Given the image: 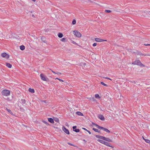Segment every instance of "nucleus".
I'll return each instance as SVG.
<instances>
[{
    "instance_id": "obj_21",
    "label": "nucleus",
    "mask_w": 150,
    "mask_h": 150,
    "mask_svg": "<svg viewBox=\"0 0 150 150\" xmlns=\"http://www.w3.org/2000/svg\"><path fill=\"white\" fill-rule=\"evenodd\" d=\"M58 36L60 38H61L63 36V35L62 33H59L58 34Z\"/></svg>"
},
{
    "instance_id": "obj_18",
    "label": "nucleus",
    "mask_w": 150,
    "mask_h": 150,
    "mask_svg": "<svg viewBox=\"0 0 150 150\" xmlns=\"http://www.w3.org/2000/svg\"><path fill=\"white\" fill-rule=\"evenodd\" d=\"M96 137L97 138L100 139H103V136H100L98 135H96Z\"/></svg>"
},
{
    "instance_id": "obj_29",
    "label": "nucleus",
    "mask_w": 150,
    "mask_h": 150,
    "mask_svg": "<svg viewBox=\"0 0 150 150\" xmlns=\"http://www.w3.org/2000/svg\"><path fill=\"white\" fill-rule=\"evenodd\" d=\"M76 21L75 20V19H74L73 21H72V24H73V25H74L76 23Z\"/></svg>"
},
{
    "instance_id": "obj_16",
    "label": "nucleus",
    "mask_w": 150,
    "mask_h": 150,
    "mask_svg": "<svg viewBox=\"0 0 150 150\" xmlns=\"http://www.w3.org/2000/svg\"><path fill=\"white\" fill-rule=\"evenodd\" d=\"M76 113L77 115H79V116H83V114L80 112H79V111L77 112H76Z\"/></svg>"
},
{
    "instance_id": "obj_22",
    "label": "nucleus",
    "mask_w": 150,
    "mask_h": 150,
    "mask_svg": "<svg viewBox=\"0 0 150 150\" xmlns=\"http://www.w3.org/2000/svg\"><path fill=\"white\" fill-rule=\"evenodd\" d=\"M93 129L95 132H98L100 133V131L98 130V129H96L95 128H93Z\"/></svg>"
},
{
    "instance_id": "obj_37",
    "label": "nucleus",
    "mask_w": 150,
    "mask_h": 150,
    "mask_svg": "<svg viewBox=\"0 0 150 150\" xmlns=\"http://www.w3.org/2000/svg\"><path fill=\"white\" fill-rule=\"evenodd\" d=\"M77 127L76 126H74L73 127V130L76 129V128Z\"/></svg>"
},
{
    "instance_id": "obj_17",
    "label": "nucleus",
    "mask_w": 150,
    "mask_h": 150,
    "mask_svg": "<svg viewBox=\"0 0 150 150\" xmlns=\"http://www.w3.org/2000/svg\"><path fill=\"white\" fill-rule=\"evenodd\" d=\"M20 49L22 50H24L25 49V47L24 45H22L20 46Z\"/></svg>"
},
{
    "instance_id": "obj_32",
    "label": "nucleus",
    "mask_w": 150,
    "mask_h": 150,
    "mask_svg": "<svg viewBox=\"0 0 150 150\" xmlns=\"http://www.w3.org/2000/svg\"><path fill=\"white\" fill-rule=\"evenodd\" d=\"M105 12L106 13H110L111 12V11L110 10H105Z\"/></svg>"
},
{
    "instance_id": "obj_9",
    "label": "nucleus",
    "mask_w": 150,
    "mask_h": 150,
    "mask_svg": "<svg viewBox=\"0 0 150 150\" xmlns=\"http://www.w3.org/2000/svg\"><path fill=\"white\" fill-rule=\"evenodd\" d=\"M131 52H132V53H135L137 55H142L143 54L141 53L140 52H139V51H136V52H134L132 50H131L130 51Z\"/></svg>"
},
{
    "instance_id": "obj_8",
    "label": "nucleus",
    "mask_w": 150,
    "mask_h": 150,
    "mask_svg": "<svg viewBox=\"0 0 150 150\" xmlns=\"http://www.w3.org/2000/svg\"><path fill=\"white\" fill-rule=\"evenodd\" d=\"M98 117L99 118V119H100V120H105V118L101 114L99 115L98 116Z\"/></svg>"
},
{
    "instance_id": "obj_35",
    "label": "nucleus",
    "mask_w": 150,
    "mask_h": 150,
    "mask_svg": "<svg viewBox=\"0 0 150 150\" xmlns=\"http://www.w3.org/2000/svg\"><path fill=\"white\" fill-rule=\"evenodd\" d=\"M6 66L8 68H9V63H6Z\"/></svg>"
},
{
    "instance_id": "obj_20",
    "label": "nucleus",
    "mask_w": 150,
    "mask_h": 150,
    "mask_svg": "<svg viewBox=\"0 0 150 150\" xmlns=\"http://www.w3.org/2000/svg\"><path fill=\"white\" fill-rule=\"evenodd\" d=\"M61 41L63 42H66L67 41V40L66 38H63L61 39Z\"/></svg>"
},
{
    "instance_id": "obj_42",
    "label": "nucleus",
    "mask_w": 150,
    "mask_h": 150,
    "mask_svg": "<svg viewBox=\"0 0 150 150\" xmlns=\"http://www.w3.org/2000/svg\"><path fill=\"white\" fill-rule=\"evenodd\" d=\"M59 81H62V82H64V81H63V80H62L61 79H59Z\"/></svg>"
},
{
    "instance_id": "obj_49",
    "label": "nucleus",
    "mask_w": 150,
    "mask_h": 150,
    "mask_svg": "<svg viewBox=\"0 0 150 150\" xmlns=\"http://www.w3.org/2000/svg\"><path fill=\"white\" fill-rule=\"evenodd\" d=\"M12 67V65L10 64V68H11Z\"/></svg>"
},
{
    "instance_id": "obj_1",
    "label": "nucleus",
    "mask_w": 150,
    "mask_h": 150,
    "mask_svg": "<svg viewBox=\"0 0 150 150\" xmlns=\"http://www.w3.org/2000/svg\"><path fill=\"white\" fill-rule=\"evenodd\" d=\"M132 64L134 65H137L140 66H142L143 67H145V65L142 64L141 62L139 60H136L134 62H132Z\"/></svg>"
},
{
    "instance_id": "obj_43",
    "label": "nucleus",
    "mask_w": 150,
    "mask_h": 150,
    "mask_svg": "<svg viewBox=\"0 0 150 150\" xmlns=\"http://www.w3.org/2000/svg\"><path fill=\"white\" fill-rule=\"evenodd\" d=\"M103 78H105V79H110V80H111V79H110V78H108V77H103Z\"/></svg>"
},
{
    "instance_id": "obj_47",
    "label": "nucleus",
    "mask_w": 150,
    "mask_h": 150,
    "mask_svg": "<svg viewBox=\"0 0 150 150\" xmlns=\"http://www.w3.org/2000/svg\"><path fill=\"white\" fill-rule=\"evenodd\" d=\"M132 83H135V81H131Z\"/></svg>"
},
{
    "instance_id": "obj_44",
    "label": "nucleus",
    "mask_w": 150,
    "mask_h": 150,
    "mask_svg": "<svg viewBox=\"0 0 150 150\" xmlns=\"http://www.w3.org/2000/svg\"><path fill=\"white\" fill-rule=\"evenodd\" d=\"M56 74H61V73L60 72H57V73H56Z\"/></svg>"
},
{
    "instance_id": "obj_36",
    "label": "nucleus",
    "mask_w": 150,
    "mask_h": 150,
    "mask_svg": "<svg viewBox=\"0 0 150 150\" xmlns=\"http://www.w3.org/2000/svg\"><path fill=\"white\" fill-rule=\"evenodd\" d=\"M97 43H94L93 44V47H95L96 46V45H97Z\"/></svg>"
},
{
    "instance_id": "obj_31",
    "label": "nucleus",
    "mask_w": 150,
    "mask_h": 150,
    "mask_svg": "<svg viewBox=\"0 0 150 150\" xmlns=\"http://www.w3.org/2000/svg\"><path fill=\"white\" fill-rule=\"evenodd\" d=\"M101 84L104 85L105 86H107V85L106 84L104 83L103 82H101Z\"/></svg>"
},
{
    "instance_id": "obj_30",
    "label": "nucleus",
    "mask_w": 150,
    "mask_h": 150,
    "mask_svg": "<svg viewBox=\"0 0 150 150\" xmlns=\"http://www.w3.org/2000/svg\"><path fill=\"white\" fill-rule=\"evenodd\" d=\"M74 132H79V129H75L74 130Z\"/></svg>"
},
{
    "instance_id": "obj_38",
    "label": "nucleus",
    "mask_w": 150,
    "mask_h": 150,
    "mask_svg": "<svg viewBox=\"0 0 150 150\" xmlns=\"http://www.w3.org/2000/svg\"><path fill=\"white\" fill-rule=\"evenodd\" d=\"M144 45L146 46H150V44H144Z\"/></svg>"
},
{
    "instance_id": "obj_34",
    "label": "nucleus",
    "mask_w": 150,
    "mask_h": 150,
    "mask_svg": "<svg viewBox=\"0 0 150 150\" xmlns=\"http://www.w3.org/2000/svg\"><path fill=\"white\" fill-rule=\"evenodd\" d=\"M71 41H72L71 42L72 43H73V44H75V45H77V44L75 42H74V41L72 40Z\"/></svg>"
},
{
    "instance_id": "obj_11",
    "label": "nucleus",
    "mask_w": 150,
    "mask_h": 150,
    "mask_svg": "<svg viewBox=\"0 0 150 150\" xmlns=\"http://www.w3.org/2000/svg\"><path fill=\"white\" fill-rule=\"evenodd\" d=\"M101 129H103V130L105 131L106 132L108 133H109L110 132V131L108 129H107L105 128L102 127Z\"/></svg>"
},
{
    "instance_id": "obj_12",
    "label": "nucleus",
    "mask_w": 150,
    "mask_h": 150,
    "mask_svg": "<svg viewBox=\"0 0 150 150\" xmlns=\"http://www.w3.org/2000/svg\"><path fill=\"white\" fill-rule=\"evenodd\" d=\"M48 121L51 123H54V119L51 118H48Z\"/></svg>"
},
{
    "instance_id": "obj_40",
    "label": "nucleus",
    "mask_w": 150,
    "mask_h": 150,
    "mask_svg": "<svg viewBox=\"0 0 150 150\" xmlns=\"http://www.w3.org/2000/svg\"><path fill=\"white\" fill-rule=\"evenodd\" d=\"M142 55L144 56H150V54H142Z\"/></svg>"
},
{
    "instance_id": "obj_52",
    "label": "nucleus",
    "mask_w": 150,
    "mask_h": 150,
    "mask_svg": "<svg viewBox=\"0 0 150 150\" xmlns=\"http://www.w3.org/2000/svg\"><path fill=\"white\" fill-rule=\"evenodd\" d=\"M32 1H33L34 2L35 1V0H32Z\"/></svg>"
},
{
    "instance_id": "obj_6",
    "label": "nucleus",
    "mask_w": 150,
    "mask_h": 150,
    "mask_svg": "<svg viewBox=\"0 0 150 150\" xmlns=\"http://www.w3.org/2000/svg\"><path fill=\"white\" fill-rule=\"evenodd\" d=\"M95 40L97 42H103V41H107L106 40H103V39L98 38H95Z\"/></svg>"
},
{
    "instance_id": "obj_45",
    "label": "nucleus",
    "mask_w": 150,
    "mask_h": 150,
    "mask_svg": "<svg viewBox=\"0 0 150 150\" xmlns=\"http://www.w3.org/2000/svg\"><path fill=\"white\" fill-rule=\"evenodd\" d=\"M44 123H45V124H46V125H47L48 124V123L47 122H45V121H44Z\"/></svg>"
},
{
    "instance_id": "obj_41",
    "label": "nucleus",
    "mask_w": 150,
    "mask_h": 150,
    "mask_svg": "<svg viewBox=\"0 0 150 150\" xmlns=\"http://www.w3.org/2000/svg\"><path fill=\"white\" fill-rule=\"evenodd\" d=\"M10 114H11L12 115L14 116V115L13 114V113L11 112V111L10 110Z\"/></svg>"
},
{
    "instance_id": "obj_3",
    "label": "nucleus",
    "mask_w": 150,
    "mask_h": 150,
    "mask_svg": "<svg viewBox=\"0 0 150 150\" xmlns=\"http://www.w3.org/2000/svg\"><path fill=\"white\" fill-rule=\"evenodd\" d=\"M73 33L75 35L78 37H80L81 36V34L77 30L74 31Z\"/></svg>"
},
{
    "instance_id": "obj_25",
    "label": "nucleus",
    "mask_w": 150,
    "mask_h": 150,
    "mask_svg": "<svg viewBox=\"0 0 150 150\" xmlns=\"http://www.w3.org/2000/svg\"><path fill=\"white\" fill-rule=\"evenodd\" d=\"M41 39L44 42H46V40H45V39L43 37H42L41 38Z\"/></svg>"
},
{
    "instance_id": "obj_19",
    "label": "nucleus",
    "mask_w": 150,
    "mask_h": 150,
    "mask_svg": "<svg viewBox=\"0 0 150 150\" xmlns=\"http://www.w3.org/2000/svg\"><path fill=\"white\" fill-rule=\"evenodd\" d=\"M11 35L14 38H16V39H18V38L19 37V36L17 35H16L15 34H11Z\"/></svg>"
},
{
    "instance_id": "obj_28",
    "label": "nucleus",
    "mask_w": 150,
    "mask_h": 150,
    "mask_svg": "<svg viewBox=\"0 0 150 150\" xmlns=\"http://www.w3.org/2000/svg\"><path fill=\"white\" fill-rule=\"evenodd\" d=\"M83 129H84V130H85L86 131H87L90 134H91V132L87 130L86 128H83Z\"/></svg>"
},
{
    "instance_id": "obj_33",
    "label": "nucleus",
    "mask_w": 150,
    "mask_h": 150,
    "mask_svg": "<svg viewBox=\"0 0 150 150\" xmlns=\"http://www.w3.org/2000/svg\"><path fill=\"white\" fill-rule=\"evenodd\" d=\"M95 97L96 98H100V97L99 96L98 94H96L95 95Z\"/></svg>"
},
{
    "instance_id": "obj_26",
    "label": "nucleus",
    "mask_w": 150,
    "mask_h": 150,
    "mask_svg": "<svg viewBox=\"0 0 150 150\" xmlns=\"http://www.w3.org/2000/svg\"><path fill=\"white\" fill-rule=\"evenodd\" d=\"M54 120L57 122H59V119L57 117L54 118Z\"/></svg>"
},
{
    "instance_id": "obj_2",
    "label": "nucleus",
    "mask_w": 150,
    "mask_h": 150,
    "mask_svg": "<svg viewBox=\"0 0 150 150\" xmlns=\"http://www.w3.org/2000/svg\"><path fill=\"white\" fill-rule=\"evenodd\" d=\"M1 93L2 94L5 96H8L9 95V91L8 90H3Z\"/></svg>"
},
{
    "instance_id": "obj_23",
    "label": "nucleus",
    "mask_w": 150,
    "mask_h": 150,
    "mask_svg": "<svg viewBox=\"0 0 150 150\" xmlns=\"http://www.w3.org/2000/svg\"><path fill=\"white\" fill-rule=\"evenodd\" d=\"M97 141L99 142H100V143H102V144H104V142H105V141H103V140H100V139H98Z\"/></svg>"
},
{
    "instance_id": "obj_54",
    "label": "nucleus",
    "mask_w": 150,
    "mask_h": 150,
    "mask_svg": "<svg viewBox=\"0 0 150 150\" xmlns=\"http://www.w3.org/2000/svg\"><path fill=\"white\" fill-rule=\"evenodd\" d=\"M12 98H13V96H12Z\"/></svg>"
},
{
    "instance_id": "obj_48",
    "label": "nucleus",
    "mask_w": 150,
    "mask_h": 150,
    "mask_svg": "<svg viewBox=\"0 0 150 150\" xmlns=\"http://www.w3.org/2000/svg\"><path fill=\"white\" fill-rule=\"evenodd\" d=\"M83 141H84L86 143V140L85 139H83Z\"/></svg>"
},
{
    "instance_id": "obj_51",
    "label": "nucleus",
    "mask_w": 150,
    "mask_h": 150,
    "mask_svg": "<svg viewBox=\"0 0 150 150\" xmlns=\"http://www.w3.org/2000/svg\"><path fill=\"white\" fill-rule=\"evenodd\" d=\"M7 111H8V112H9V110H8V109H7Z\"/></svg>"
},
{
    "instance_id": "obj_7",
    "label": "nucleus",
    "mask_w": 150,
    "mask_h": 150,
    "mask_svg": "<svg viewBox=\"0 0 150 150\" xmlns=\"http://www.w3.org/2000/svg\"><path fill=\"white\" fill-rule=\"evenodd\" d=\"M62 129L63 131L67 134H69V130L66 128L64 127H62Z\"/></svg>"
},
{
    "instance_id": "obj_15",
    "label": "nucleus",
    "mask_w": 150,
    "mask_h": 150,
    "mask_svg": "<svg viewBox=\"0 0 150 150\" xmlns=\"http://www.w3.org/2000/svg\"><path fill=\"white\" fill-rule=\"evenodd\" d=\"M28 91L32 93H34L35 92L34 90L31 88H29Z\"/></svg>"
},
{
    "instance_id": "obj_14",
    "label": "nucleus",
    "mask_w": 150,
    "mask_h": 150,
    "mask_svg": "<svg viewBox=\"0 0 150 150\" xmlns=\"http://www.w3.org/2000/svg\"><path fill=\"white\" fill-rule=\"evenodd\" d=\"M92 124L95 125V126H96V127L97 128H98L99 129H102V127H100V126H99L98 125H97V124H96L95 123H92Z\"/></svg>"
},
{
    "instance_id": "obj_50",
    "label": "nucleus",
    "mask_w": 150,
    "mask_h": 150,
    "mask_svg": "<svg viewBox=\"0 0 150 150\" xmlns=\"http://www.w3.org/2000/svg\"><path fill=\"white\" fill-rule=\"evenodd\" d=\"M59 78H57L56 79H58V80H59Z\"/></svg>"
},
{
    "instance_id": "obj_10",
    "label": "nucleus",
    "mask_w": 150,
    "mask_h": 150,
    "mask_svg": "<svg viewBox=\"0 0 150 150\" xmlns=\"http://www.w3.org/2000/svg\"><path fill=\"white\" fill-rule=\"evenodd\" d=\"M103 140L107 141L109 142H112V141L111 139L108 138H106L105 137H103Z\"/></svg>"
},
{
    "instance_id": "obj_27",
    "label": "nucleus",
    "mask_w": 150,
    "mask_h": 150,
    "mask_svg": "<svg viewBox=\"0 0 150 150\" xmlns=\"http://www.w3.org/2000/svg\"><path fill=\"white\" fill-rule=\"evenodd\" d=\"M143 137V139L145 140V142L148 143H150V141L148 139H145Z\"/></svg>"
},
{
    "instance_id": "obj_13",
    "label": "nucleus",
    "mask_w": 150,
    "mask_h": 150,
    "mask_svg": "<svg viewBox=\"0 0 150 150\" xmlns=\"http://www.w3.org/2000/svg\"><path fill=\"white\" fill-rule=\"evenodd\" d=\"M103 144L107 146L112 147L110 145V143L108 142L105 141Z\"/></svg>"
},
{
    "instance_id": "obj_4",
    "label": "nucleus",
    "mask_w": 150,
    "mask_h": 150,
    "mask_svg": "<svg viewBox=\"0 0 150 150\" xmlns=\"http://www.w3.org/2000/svg\"><path fill=\"white\" fill-rule=\"evenodd\" d=\"M1 56L4 58H5L6 59H8L9 58V56L8 54H7L5 52L2 53L1 54Z\"/></svg>"
},
{
    "instance_id": "obj_39",
    "label": "nucleus",
    "mask_w": 150,
    "mask_h": 150,
    "mask_svg": "<svg viewBox=\"0 0 150 150\" xmlns=\"http://www.w3.org/2000/svg\"><path fill=\"white\" fill-rule=\"evenodd\" d=\"M68 144L69 145H70V146H74V145L73 144H71V143H68Z\"/></svg>"
},
{
    "instance_id": "obj_46",
    "label": "nucleus",
    "mask_w": 150,
    "mask_h": 150,
    "mask_svg": "<svg viewBox=\"0 0 150 150\" xmlns=\"http://www.w3.org/2000/svg\"><path fill=\"white\" fill-rule=\"evenodd\" d=\"M52 71L54 74H56V73L52 70Z\"/></svg>"
},
{
    "instance_id": "obj_24",
    "label": "nucleus",
    "mask_w": 150,
    "mask_h": 150,
    "mask_svg": "<svg viewBox=\"0 0 150 150\" xmlns=\"http://www.w3.org/2000/svg\"><path fill=\"white\" fill-rule=\"evenodd\" d=\"M21 102L23 104H26V101L25 99H22L21 100Z\"/></svg>"
},
{
    "instance_id": "obj_5",
    "label": "nucleus",
    "mask_w": 150,
    "mask_h": 150,
    "mask_svg": "<svg viewBox=\"0 0 150 150\" xmlns=\"http://www.w3.org/2000/svg\"><path fill=\"white\" fill-rule=\"evenodd\" d=\"M40 77H41V79L42 80L44 81H47V79H46V77H45V76L44 74H40Z\"/></svg>"
},
{
    "instance_id": "obj_53",
    "label": "nucleus",
    "mask_w": 150,
    "mask_h": 150,
    "mask_svg": "<svg viewBox=\"0 0 150 150\" xmlns=\"http://www.w3.org/2000/svg\"><path fill=\"white\" fill-rule=\"evenodd\" d=\"M8 99H9V98H7V99L8 100Z\"/></svg>"
}]
</instances>
